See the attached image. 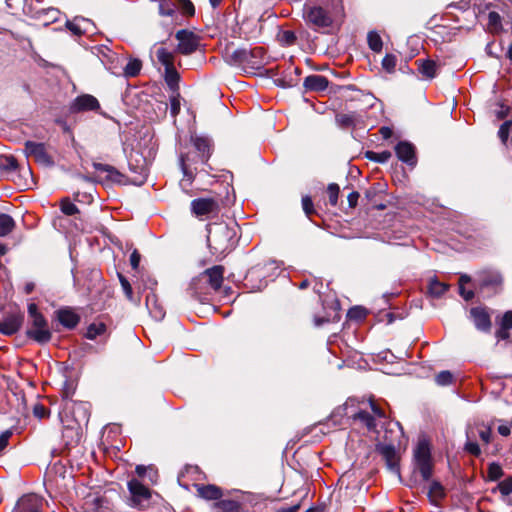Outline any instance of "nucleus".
<instances>
[{
    "mask_svg": "<svg viewBox=\"0 0 512 512\" xmlns=\"http://www.w3.org/2000/svg\"><path fill=\"white\" fill-rule=\"evenodd\" d=\"M343 13L342 0H330L325 5L306 6L303 19L312 30L326 33L341 20Z\"/></svg>",
    "mask_w": 512,
    "mask_h": 512,
    "instance_id": "1",
    "label": "nucleus"
},
{
    "mask_svg": "<svg viewBox=\"0 0 512 512\" xmlns=\"http://www.w3.org/2000/svg\"><path fill=\"white\" fill-rule=\"evenodd\" d=\"M238 230L234 222L209 224L207 241L213 254L224 255L230 252L237 242Z\"/></svg>",
    "mask_w": 512,
    "mask_h": 512,
    "instance_id": "2",
    "label": "nucleus"
},
{
    "mask_svg": "<svg viewBox=\"0 0 512 512\" xmlns=\"http://www.w3.org/2000/svg\"><path fill=\"white\" fill-rule=\"evenodd\" d=\"M90 417V406L86 402L66 401L60 418L66 428L77 429L87 424Z\"/></svg>",
    "mask_w": 512,
    "mask_h": 512,
    "instance_id": "3",
    "label": "nucleus"
},
{
    "mask_svg": "<svg viewBox=\"0 0 512 512\" xmlns=\"http://www.w3.org/2000/svg\"><path fill=\"white\" fill-rule=\"evenodd\" d=\"M28 315L31 320V327L27 331L28 337L41 344L49 342L52 336L51 332L47 321L38 311L35 303L28 305Z\"/></svg>",
    "mask_w": 512,
    "mask_h": 512,
    "instance_id": "4",
    "label": "nucleus"
},
{
    "mask_svg": "<svg viewBox=\"0 0 512 512\" xmlns=\"http://www.w3.org/2000/svg\"><path fill=\"white\" fill-rule=\"evenodd\" d=\"M230 58L235 64L252 69H260L266 64L265 51L262 47L236 49L232 52Z\"/></svg>",
    "mask_w": 512,
    "mask_h": 512,
    "instance_id": "5",
    "label": "nucleus"
},
{
    "mask_svg": "<svg viewBox=\"0 0 512 512\" xmlns=\"http://www.w3.org/2000/svg\"><path fill=\"white\" fill-rule=\"evenodd\" d=\"M414 461L423 479L429 480L432 476L431 451L425 438L418 440L414 449Z\"/></svg>",
    "mask_w": 512,
    "mask_h": 512,
    "instance_id": "6",
    "label": "nucleus"
},
{
    "mask_svg": "<svg viewBox=\"0 0 512 512\" xmlns=\"http://www.w3.org/2000/svg\"><path fill=\"white\" fill-rule=\"evenodd\" d=\"M180 166L184 175V179L189 183L192 182L195 174L198 172H205L206 174L208 173V171L205 169L206 166L201 165L199 157L194 151H190L186 155L180 156Z\"/></svg>",
    "mask_w": 512,
    "mask_h": 512,
    "instance_id": "7",
    "label": "nucleus"
},
{
    "mask_svg": "<svg viewBox=\"0 0 512 512\" xmlns=\"http://www.w3.org/2000/svg\"><path fill=\"white\" fill-rule=\"evenodd\" d=\"M175 38L178 41L177 52L183 55H190L194 53L199 45V37L192 31L179 30Z\"/></svg>",
    "mask_w": 512,
    "mask_h": 512,
    "instance_id": "8",
    "label": "nucleus"
},
{
    "mask_svg": "<svg viewBox=\"0 0 512 512\" xmlns=\"http://www.w3.org/2000/svg\"><path fill=\"white\" fill-rule=\"evenodd\" d=\"M110 503L105 496L98 493L88 494L82 502L80 512H110Z\"/></svg>",
    "mask_w": 512,
    "mask_h": 512,
    "instance_id": "9",
    "label": "nucleus"
},
{
    "mask_svg": "<svg viewBox=\"0 0 512 512\" xmlns=\"http://www.w3.org/2000/svg\"><path fill=\"white\" fill-rule=\"evenodd\" d=\"M24 151L28 157H33L37 163L43 166L53 165L52 157L48 154L43 143L27 141Z\"/></svg>",
    "mask_w": 512,
    "mask_h": 512,
    "instance_id": "10",
    "label": "nucleus"
},
{
    "mask_svg": "<svg viewBox=\"0 0 512 512\" xmlns=\"http://www.w3.org/2000/svg\"><path fill=\"white\" fill-rule=\"evenodd\" d=\"M24 316L20 312H13L5 315L0 319V332L4 335L10 336L19 331Z\"/></svg>",
    "mask_w": 512,
    "mask_h": 512,
    "instance_id": "11",
    "label": "nucleus"
},
{
    "mask_svg": "<svg viewBox=\"0 0 512 512\" xmlns=\"http://www.w3.org/2000/svg\"><path fill=\"white\" fill-rule=\"evenodd\" d=\"M43 499L36 494H27L22 496L13 512H42Z\"/></svg>",
    "mask_w": 512,
    "mask_h": 512,
    "instance_id": "12",
    "label": "nucleus"
},
{
    "mask_svg": "<svg viewBox=\"0 0 512 512\" xmlns=\"http://www.w3.org/2000/svg\"><path fill=\"white\" fill-rule=\"evenodd\" d=\"M99 108L100 104L94 96L90 94H83L72 101L69 109L72 113H79L85 111H96Z\"/></svg>",
    "mask_w": 512,
    "mask_h": 512,
    "instance_id": "13",
    "label": "nucleus"
},
{
    "mask_svg": "<svg viewBox=\"0 0 512 512\" xmlns=\"http://www.w3.org/2000/svg\"><path fill=\"white\" fill-rule=\"evenodd\" d=\"M128 489L132 496V501L137 506H143L151 497L150 490L137 479L128 482Z\"/></svg>",
    "mask_w": 512,
    "mask_h": 512,
    "instance_id": "14",
    "label": "nucleus"
},
{
    "mask_svg": "<svg viewBox=\"0 0 512 512\" xmlns=\"http://www.w3.org/2000/svg\"><path fill=\"white\" fill-rule=\"evenodd\" d=\"M191 209L196 216H207L216 213L219 206L211 198H198L191 202Z\"/></svg>",
    "mask_w": 512,
    "mask_h": 512,
    "instance_id": "15",
    "label": "nucleus"
},
{
    "mask_svg": "<svg viewBox=\"0 0 512 512\" xmlns=\"http://www.w3.org/2000/svg\"><path fill=\"white\" fill-rule=\"evenodd\" d=\"M193 151L197 153L202 166H208L211 156V142L207 137L196 136L192 138Z\"/></svg>",
    "mask_w": 512,
    "mask_h": 512,
    "instance_id": "16",
    "label": "nucleus"
},
{
    "mask_svg": "<svg viewBox=\"0 0 512 512\" xmlns=\"http://www.w3.org/2000/svg\"><path fill=\"white\" fill-rule=\"evenodd\" d=\"M397 157L408 165L416 164L415 148L414 146L406 141L399 142L395 147Z\"/></svg>",
    "mask_w": 512,
    "mask_h": 512,
    "instance_id": "17",
    "label": "nucleus"
},
{
    "mask_svg": "<svg viewBox=\"0 0 512 512\" xmlns=\"http://www.w3.org/2000/svg\"><path fill=\"white\" fill-rule=\"evenodd\" d=\"M470 316L477 329L488 331L491 327L490 315L481 307H475L470 310Z\"/></svg>",
    "mask_w": 512,
    "mask_h": 512,
    "instance_id": "18",
    "label": "nucleus"
},
{
    "mask_svg": "<svg viewBox=\"0 0 512 512\" xmlns=\"http://www.w3.org/2000/svg\"><path fill=\"white\" fill-rule=\"evenodd\" d=\"M158 13L161 17L169 18L171 23H179L180 17L174 0H159Z\"/></svg>",
    "mask_w": 512,
    "mask_h": 512,
    "instance_id": "19",
    "label": "nucleus"
},
{
    "mask_svg": "<svg viewBox=\"0 0 512 512\" xmlns=\"http://www.w3.org/2000/svg\"><path fill=\"white\" fill-rule=\"evenodd\" d=\"M223 273L224 268L217 265L205 270L201 278H204L214 290H218L223 282Z\"/></svg>",
    "mask_w": 512,
    "mask_h": 512,
    "instance_id": "20",
    "label": "nucleus"
},
{
    "mask_svg": "<svg viewBox=\"0 0 512 512\" xmlns=\"http://www.w3.org/2000/svg\"><path fill=\"white\" fill-rule=\"evenodd\" d=\"M479 286L484 288L496 289L502 283V277L495 271H483L478 276Z\"/></svg>",
    "mask_w": 512,
    "mask_h": 512,
    "instance_id": "21",
    "label": "nucleus"
},
{
    "mask_svg": "<svg viewBox=\"0 0 512 512\" xmlns=\"http://www.w3.org/2000/svg\"><path fill=\"white\" fill-rule=\"evenodd\" d=\"M329 81L325 76L314 74L304 79V87L309 91H324L328 87Z\"/></svg>",
    "mask_w": 512,
    "mask_h": 512,
    "instance_id": "22",
    "label": "nucleus"
},
{
    "mask_svg": "<svg viewBox=\"0 0 512 512\" xmlns=\"http://www.w3.org/2000/svg\"><path fill=\"white\" fill-rule=\"evenodd\" d=\"M379 452L391 471L398 472V455L393 445L379 446Z\"/></svg>",
    "mask_w": 512,
    "mask_h": 512,
    "instance_id": "23",
    "label": "nucleus"
},
{
    "mask_svg": "<svg viewBox=\"0 0 512 512\" xmlns=\"http://www.w3.org/2000/svg\"><path fill=\"white\" fill-rule=\"evenodd\" d=\"M198 496L205 500H219L222 497V490L216 485H195Z\"/></svg>",
    "mask_w": 512,
    "mask_h": 512,
    "instance_id": "24",
    "label": "nucleus"
},
{
    "mask_svg": "<svg viewBox=\"0 0 512 512\" xmlns=\"http://www.w3.org/2000/svg\"><path fill=\"white\" fill-rule=\"evenodd\" d=\"M415 64H417L419 73L426 79H433L437 75L438 65L435 61L418 59Z\"/></svg>",
    "mask_w": 512,
    "mask_h": 512,
    "instance_id": "25",
    "label": "nucleus"
},
{
    "mask_svg": "<svg viewBox=\"0 0 512 512\" xmlns=\"http://www.w3.org/2000/svg\"><path fill=\"white\" fill-rule=\"evenodd\" d=\"M93 167L95 170L106 173V179L115 183H123L124 175L121 174L118 170H116L113 166L102 164V163H93Z\"/></svg>",
    "mask_w": 512,
    "mask_h": 512,
    "instance_id": "26",
    "label": "nucleus"
},
{
    "mask_svg": "<svg viewBox=\"0 0 512 512\" xmlns=\"http://www.w3.org/2000/svg\"><path fill=\"white\" fill-rule=\"evenodd\" d=\"M59 322L66 328L72 329L79 322V316L70 309H61L57 312Z\"/></svg>",
    "mask_w": 512,
    "mask_h": 512,
    "instance_id": "27",
    "label": "nucleus"
},
{
    "mask_svg": "<svg viewBox=\"0 0 512 512\" xmlns=\"http://www.w3.org/2000/svg\"><path fill=\"white\" fill-rule=\"evenodd\" d=\"M146 306L155 319L162 320L164 318L165 311L163 307L158 303L155 294L151 293L146 296Z\"/></svg>",
    "mask_w": 512,
    "mask_h": 512,
    "instance_id": "28",
    "label": "nucleus"
},
{
    "mask_svg": "<svg viewBox=\"0 0 512 512\" xmlns=\"http://www.w3.org/2000/svg\"><path fill=\"white\" fill-rule=\"evenodd\" d=\"M156 58H157V61L161 65L164 66V71H166L167 69H170V68H175V65H174V60H175L174 53L170 52L166 48L159 47L156 50Z\"/></svg>",
    "mask_w": 512,
    "mask_h": 512,
    "instance_id": "29",
    "label": "nucleus"
},
{
    "mask_svg": "<svg viewBox=\"0 0 512 512\" xmlns=\"http://www.w3.org/2000/svg\"><path fill=\"white\" fill-rule=\"evenodd\" d=\"M164 79L172 93L179 92L180 74L176 68H170L164 71Z\"/></svg>",
    "mask_w": 512,
    "mask_h": 512,
    "instance_id": "30",
    "label": "nucleus"
},
{
    "mask_svg": "<svg viewBox=\"0 0 512 512\" xmlns=\"http://www.w3.org/2000/svg\"><path fill=\"white\" fill-rule=\"evenodd\" d=\"M445 496V489L438 481H432L428 490V497L432 503H437Z\"/></svg>",
    "mask_w": 512,
    "mask_h": 512,
    "instance_id": "31",
    "label": "nucleus"
},
{
    "mask_svg": "<svg viewBox=\"0 0 512 512\" xmlns=\"http://www.w3.org/2000/svg\"><path fill=\"white\" fill-rule=\"evenodd\" d=\"M449 286L445 283L439 282L437 279H431L429 282L428 290L433 297L442 296Z\"/></svg>",
    "mask_w": 512,
    "mask_h": 512,
    "instance_id": "32",
    "label": "nucleus"
},
{
    "mask_svg": "<svg viewBox=\"0 0 512 512\" xmlns=\"http://www.w3.org/2000/svg\"><path fill=\"white\" fill-rule=\"evenodd\" d=\"M15 226L13 218L7 214H0V236L9 234Z\"/></svg>",
    "mask_w": 512,
    "mask_h": 512,
    "instance_id": "33",
    "label": "nucleus"
},
{
    "mask_svg": "<svg viewBox=\"0 0 512 512\" xmlns=\"http://www.w3.org/2000/svg\"><path fill=\"white\" fill-rule=\"evenodd\" d=\"M488 29L493 33H497L502 30L501 16L495 11H491L488 14Z\"/></svg>",
    "mask_w": 512,
    "mask_h": 512,
    "instance_id": "34",
    "label": "nucleus"
},
{
    "mask_svg": "<svg viewBox=\"0 0 512 512\" xmlns=\"http://www.w3.org/2000/svg\"><path fill=\"white\" fill-rule=\"evenodd\" d=\"M176 2L177 11L185 16H193L195 8L190 0H174Z\"/></svg>",
    "mask_w": 512,
    "mask_h": 512,
    "instance_id": "35",
    "label": "nucleus"
},
{
    "mask_svg": "<svg viewBox=\"0 0 512 512\" xmlns=\"http://www.w3.org/2000/svg\"><path fill=\"white\" fill-rule=\"evenodd\" d=\"M354 418L363 423L369 430H374L376 428L374 416L367 411H359Z\"/></svg>",
    "mask_w": 512,
    "mask_h": 512,
    "instance_id": "36",
    "label": "nucleus"
},
{
    "mask_svg": "<svg viewBox=\"0 0 512 512\" xmlns=\"http://www.w3.org/2000/svg\"><path fill=\"white\" fill-rule=\"evenodd\" d=\"M142 63L138 59H131L124 67V75L126 77H135L139 74Z\"/></svg>",
    "mask_w": 512,
    "mask_h": 512,
    "instance_id": "37",
    "label": "nucleus"
},
{
    "mask_svg": "<svg viewBox=\"0 0 512 512\" xmlns=\"http://www.w3.org/2000/svg\"><path fill=\"white\" fill-rule=\"evenodd\" d=\"M369 48L374 52H380L383 47V42L380 35L374 31L368 33L367 36Z\"/></svg>",
    "mask_w": 512,
    "mask_h": 512,
    "instance_id": "38",
    "label": "nucleus"
},
{
    "mask_svg": "<svg viewBox=\"0 0 512 512\" xmlns=\"http://www.w3.org/2000/svg\"><path fill=\"white\" fill-rule=\"evenodd\" d=\"M60 210L67 216H73L79 213L78 207L73 202H71L69 198L61 199Z\"/></svg>",
    "mask_w": 512,
    "mask_h": 512,
    "instance_id": "39",
    "label": "nucleus"
},
{
    "mask_svg": "<svg viewBox=\"0 0 512 512\" xmlns=\"http://www.w3.org/2000/svg\"><path fill=\"white\" fill-rule=\"evenodd\" d=\"M106 331V325L104 323H92L87 328L86 337L90 340H94L97 336L102 335Z\"/></svg>",
    "mask_w": 512,
    "mask_h": 512,
    "instance_id": "40",
    "label": "nucleus"
},
{
    "mask_svg": "<svg viewBox=\"0 0 512 512\" xmlns=\"http://www.w3.org/2000/svg\"><path fill=\"white\" fill-rule=\"evenodd\" d=\"M498 135L503 143H506L508 137H510V149L512 150V122L506 121L503 123L498 131Z\"/></svg>",
    "mask_w": 512,
    "mask_h": 512,
    "instance_id": "41",
    "label": "nucleus"
},
{
    "mask_svg": "<svg viewBox=\"0 0 512 512\" xmlns=\"http://www.w3.org/2000/svg\"><path fill=\"white\" fill-rule=\"evenodd\" d=\"M18 167L17 160L13 156H0V169L15 171Z\"/></svg>",
    "mask_w": 512,
    "mask_h": 512,
    "instance_id": "42",
    "label": "nucleus"
},
{
    "mask_svg": "<svg viewBox=\"0 0 512 512\" xmlns=\"http://www.w3.org/2000/svg\"><path fill=\"white\" fill-rule=\"evenodd\" d=\"M214 506L224 512H237L239 509V504L233 500H221L216 502Z\"/></svg>",
    "mask_w": 512,
    "mask_h": 512,
    "instance_id": "43",
    "label": "nucleus"
},
{
    "mask_svg": "<svg viewBox=\"0 0 512 512\" xmlns=\"http://www.w3.org/2000/svg\"><path fill=\"white\" fill-rule=\"evenodd\" d=\"M488 479L491 481H497L503 475L502 467L498 463H491L488 466Z\"/></svg>",
    "mask_w": 512,
    "mask_h": 512,
    "instance_id": "44",
    "label": "nucleus"
},
{
    "mask_svg": "<svg viewBox=\"0 0 512 512\" xmlns=\"http://www.w3.org/2000/svg\"><path fill=\"white\" fill-rule=\"evenodd\" d=\"M397 57L393 54H387L382 60V67L388 73L395 72Z\"/></svg>",
    "mask_w": 512,
    "mask_h": 512,
    "instance_id": "45",
    "label": "nucleus"
},
{
    "mask_svg": "<svg viewBox=\"0 0 512 512\" xmlns=\"http://www.w3.org/2000/svg\"><path fill=\"white\" fill-rule=\"evenodd\" d=\"M118 278L120 281V284L122 286V289L124 291L125 296L130 302H136L133 295L132 287L129 283V281L124 277L122 274L118 273Z\"/></svg>",
    "mask_w": 512,
    "mask_h": 512,
    "instance_id": "46",
    "label": "nucleus"
},
{
    "mask_svg": "<svg viewBox=\"0 0 512 512\" xmlns=\"http://www.w3.org/2000/svg\"><path fill=\"white\" fill-rule=\"evenodd\" d=\"M180 108H181L180 93L174 92L170 96V113H171L172 117H176L179 114Z\"/></svg>",
    "mask_w": 512,
    "mask_h": 512,
    "instance_id": "47",
    "label": "nucleus"
},
{
    "mask_svg": "<svg viewBox=\"0 0 512 512\" xmlns=\"http://www.w3.org/2000/svg\"><path fill=\"white\" fill-rule=\"evenodd\" d=\"M336 122L341 127H350L355 123V115L354 114H338L336 116Z\"/></svg>",
    "mask_w": 512,
    "mask_h": 512,
    "instance_id": "48",
    "label": "nucleus"
},
{
    "mask_svg": "<svg viewBox=\"0 0 512 512\" xmlns=\"http://www.w3.org/2000/svg\"><path fill=\"white\" fill-rule=\"evenodd\" d=\"M339 192H340V188H339L338 184L331 183V184L328 185L327 193H328V196H329V202H330V204L332 206H336L337 205Z\"/></svg>",
    "mask_w": 512,
    "mask_h": 512,
    "instance_id": "49",
    "label": "nucleus"
},
{
    "mask_svg": "<svg viewBox=\"0 0 512 512\" xmlns=\"http://www.w3.org/2000/svg\"><path fill=\"white\" fill-rule=\"evenodd\" d=\"M366 156L370 160H373V161H376V162H379V163H385L391 157V153L389 151H383L381 153H376V152L368 151L366 153Z\"/></svg>",
    "mask_w": 512,
    "mask_h": 512,
    "instance_id": "50",
    "label": "nucleus"
},
{
    "mask_svg": "<svg viewBox=\"0 0 512 512\" xmlns=\"http://www.w3.org/2000/svg\"><path fill=\"white\" fill-rule=\"evenodd\" d=\"M296 35L293 31H283L279 34V41L283 45L291 46L296 42Z\"/></svg>",
    "mask_w": 512,
    "mask_h": 512,
    "instance_id": "51",
    "label": "nucleus"
},
{
    "mask_svg": "<svg viewBox=\"0 0 512 512\" xmlns=\"http://www.w3.org/2000/svg\"><path fill=\"white\" fill-rule=\"evenodd\" d=\"M436 383L441 386H446L452 383L453 375L449 371H441L436 375Z\"/></svg>",
    "mask_w": 512,
    "mask_h": 512,
    "instance_id": "52",
    "label": "nucleus"
},
{
    "mask_svg": "<svg viewBox=\"0 0 512 512\" xmlns=\"http://www.w3.org/2000/svg\"><path fill=\"white\" fill-rule=\"evenodd\" d=\"M78 21L81 25L83 34H93L94 33L95 25L90 19L78 16Z\"/></svg>",
    "mask_w": 512,
    "mask_h": 512,
    "instance_id": "53",
    "label": "nucleus"
},
{
    "mask_svg": "<svg viewBox=\"0 0 512 512\" xmlns=\"http://www.w3.org/2000/svg\"><path fill=\"white\" fill-rule=\"evenodd\" d=\"M66 27L77 36L84 35L81 29V25L78 21V17H75L73 20L66 22Z\"/></svg>",
    "mask_w": 512,
    "mask_h": 512,
    "instance_id": "54",
    "label": "nucleus"
},
{
    "mask_svg": "<svg viewBox=\"0 0 512 512\" xmlns=\"http://www.w3.org/2000/svg\"><path fill=\"white\" fill-rule=\"evenodd\" d=\"M499 491L502 495H509L512 493V477L507 478L499 483L498 485Z\"/></svg>",
    "mask_w": 512,
    "mask_h": 512,
    "instance_id": "55",
    "label": "nucleus"
},
{
    "mask_svg": "<svg viewBox=\"0 0 512 512\" xmlns=\"http://www.w3.org/2000/svg\"><path fill=\"white\" fill-rule=\"evenodd\" d=\"M33 414L38 419H43L49 416V411L44 405L37 403L33 407Z\"/></svg>",
    "mask_w": 512,
    "mask_h": 512,
    "instance_id": "56",
    "label": "nucleus"
},
{
    "mask_svg": "<svg viewBox=\"0 0 512 512\" xmlns=\"http://www.w3.org/2000/svg\"><path fill=\"white\" fill-rule=\"evenodd\" d=\"M302 207L307 216H310L314 212L313 202L309 196L302 198Z\"/></svg>",
    "mask_w": 512,
    "mask_h": 512,
    "instance_id": "57",
    "label": "nucleus"
},
{
    "mask_svg": "<svg viewBox=\"0 0 512 512\" xmlns=\"http://www.w3.org/2000/svg\"><path fill=\"white\" fill-rule=\"evenodd\" d=\"M465 450L474 456H479L481 453L479 445L473 441H468L465 444Z\"/></svg>",
    "mask_w": 512,
    "mask_h": 512,
    "instance_id": "58",
    "label": "nucleus"
},
{
    "mask_svg": "<svg viewBox=\"0 0 512 512\" xmlns=\"http://www.w3.org/2000/svg\"><path fill=\"white\" fill-rule=\"evenodd\" d=\"M136 172L138 173V177L133 178L132 182L134 184H139L140 185V184H142L145 181V179L147 177V169H146L145 166H141L139 168V171H136Z\"/></svg>",
    "mask_w": 512,
    "mask_h": 512,
    "instance_id": "59",
    "label": "nucleus"
},
{
    "mask_svg": "<svg viewBox=\"0 0 512 512\" xmlns=\"http://www.w3.org/2000/svg\"><path fill=\"white\" fill-rule=\"evenodd\" d=\"M500 325L505 328L512 329V311L504 313Z\"/></svg>",
    "mask_w": 512,
    "mask_h": 512,
    "instance_id": "60",
    "label": "nucleus"
},
{
    "mask_svg": "<svg viewBox=\"0 0 512 512\" xmlns=\"http://www.w3.org/2000/svg\"><path fill=\"white\" fill-rule=\"evenodd\" d=\"M12 432L9 430H6L1 433L0 435V451L4 450L6 446L8 445V440L11 437Z\"/></svg>",
    "mask_w": 512,
    "mask_h": 512,
    "instance_id": "61",
    "label": "nucleus"
},
{
    "mask_svg": "<svg viewBox=\"0 0 512 512\" xmlns=\"http://www.w3.org/2000/svg\"><path fill=\"white\" fill-rule=\"evenodd\" d=\"M140 254L137 250H134L130 255V264L133 269H137L140 263Z\"/></svg>",
    "mask_w": 512,
    "mask_h": 512,
    "instance_id": "62",
    "label": "nucleus"
},
{
    "mask_svg": "<svg viewBox=\"0 0 512 512\" xmlns=\"http://www.w3.org/2000/svg\"><path fill=\"white\" fill-rule=\"evenodd\" d=\"M479 437L484 443H489L491 438V429L490 428H483L479 430Z\"/></svg>",
    "mask_w": 512,
    "mask_h": 512,
    "instance_id": "63",
    "label": "nucleus"
},
{
    "mask_svg": "<svg viewBox=\"0 0 512 512\" xmlns=\"http://www.w3.org/2000/svg\"><path fill=\"white\" fill-rule=\"evenodd\" d=\"M510 336L509 329L500 325V328L496 332V337L501 340H506Z\"/></svg>",
    "mask_w": 512,
    "mask_h": 512,
    "instance_id": "64",
    "label": "nucleus"
}]
</instances>
